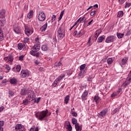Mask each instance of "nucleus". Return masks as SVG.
I'll return each instance as SVG.
<instances>
[{"label":"nucleus","instance_id":"obj_18","mask_svg":"<svg viewBox=\"0 0 131 131\" xmlns=\"http://www.w3.org/2000/svg\"><path fill=\"white\" fill-rule=\"evenodd\" d=\"M88 94H89V92H88V91L86 90H85L81 96L82 100H85V97H88Z\"/></svg>","mask_w":131,"mask_h":131},{"label":"nucleus","instance_id":"obj_57","mask_svg":"<svg viewBox=\"0 0 131 131\" xmlns=\"http://www.w3.org/2000/svg\"><path fill=\"white\" fill-rule=\"evenodd\" d=\"M39 101H40V97L38 98L37 100H35V103H38L39 102Z\"/></svg>","mask_w":131,"mask_h":131},{"label":"nucleus","instance_id":"obj_14","mask_svg":"<svg viewBox=\"0 0 131 131\" xmlns=\"http://www.w3.org/2000/svg\"><path fill=\"white\" fill-rule=\"evenodd\" d=\"M84 68H85V64H83L80 66V73L79 74V76H81V75H82L83 74V72H82V71L83 70V69H84Z\"/></svg>","mask_w":131,"mask_h":131},{"label":"nucleus","instance_id":"obj_58","mask_svg":"<svg viewBox=\"0 0 131 131\" xmlns=\"http://www.w3.org/2000/svg\"><path fill=\"white\" fill-rule=\"evenodd\" d=\"M93 21H94V19H92L90 21H89L88 24V26H90V25L92 24V22H93Z\"/></svg>","mask_w":131,"mask_h":131},{"label":"nucleus","instance_id":"obj_40","mask_svg":"<svg viewBox=\"0 0 131 131\" xmlns=\"http://www.w3.org/2000/svg\"><path fill=\"white\" fill-rule=\"evenodd\" d=\"M119 112V110H118V108H116L112 112V115H114L115 114H116L117 112Z\"/></svg>","mask_w":131,"mask_h":131},{"label":"nucleus","instance_id":"obj_61","mask_svg":"<svg viewBox=\"0 0 131 131\" xmlns=\"http://www.w3.org/2000/svg\"><path fill=\"white\" fill-rule=\"evenodd\" d=\"M34 63L36 64V65H38V64H39V62L37 60H35Z\"/></svg>","mask_w":131,"mask_h":131},{"label":"nucleus","instance_id":"obj_60","mask_svg":"<svg viewBox=\"0 0 131 131\" xmlns=\"http://www.w3.org/2000/svg\"><path fill=\"white\" fill-rule=\"evenodd\" d=\"M95 12H96V11L91 12L90 13L91 16H94V15H95Z\"/></svg>","mask_w":131,"mask_h":131},{"label":"nucleus","instance_id":"obj_19","mask_svg":"<svg viewBox=\"0 0 131 131\" xmlns=\"http://www.w3.org/2000/svg\"><path fill=\"white\" fill-rule=\"evenodd\" d=\"M10 82L11 84H17V82H18V80L16 78H13L10 79Z\"/></svg>","mask_w":131,"mask_h":131},{"label":"nucleus","instance_id":"obj_20","mask_svg":"<svg viewBox=\"0 0 131 131\" xmlns=\"http://www.w3.org/2000/svg\"><path fill=\"white\" fill-rule=\"evenodd\" d=\"M127 60H128V57H124L121 60V64H122V65H125V64H126V62H127Z\"/></svg>","mask_w":131,"mask_h":131},{"label":"nucleus","instance_id":"obj_16","mask_svg":"<svg viewBox=\"0 0 131 131\" xmlns=\"http://www.w3.org/2000/svg\"><path fill=\"white\" fill-rule=\"evenodd\" d=\"M29 90H27L26 89H23L20 92V95L21 96H25V95H28V92Z\"/></svg>","mask_w":131,"mask_h":131},{"label":"nucleus","instance_id":"obj_31","mask_svg":"<svg viewBox=\"0 0 131 131\" xmlns=\"http://www.w3.org/2000/svg\"><path fill=\"white\" fill-rule=\"evenodd\" d=\"M29 100H28V99H26L25 100H23V105H28V104H29Z\"/></svg>","mask_w":131,"mask_h":131},{"label":"nucleus","instance_id":"obj_10","mask_svg":"<svg viewBox=\"0 0 131 131\" xmlns=\"http://www.w3.org/2000/svg\"><path fill=\"white\" fill-rule=\"evenodd\" d=\"M114 39H115V36L113 35H110L106 38L105 40V42H106L107 43L113 42V40H114Z\"/></svg>","mask_w":131,"mask_h":131},{"label":"nucleus","instance_id":"obj_52","mask_svg":"<svg viewBox=\"0 0 131 131\" xmlns=\"http://www.w3.org/2000/svg\"><path fill=\"white\" fill-rule=\"evenodd\" d=\"M24 58V56H23V55H20V56L19 57V61H23Z\"/></svg>","mask_w":131,"mask_h":131},{"label":"nucleus","instance_id":"obj_63","mask_svg":"<svg viewBox=\"0 0 131 131\" xmlns=\"http://www.w3.org/2000/svg\"><path fill=\"white\" fill-rule=\"evenodd\" d=\"M130 33H131V31H128L127 32V35H129L130 34Z\"/></svg>","mask_w":131,"mask_h":131},{"label":"nucleus","instance_id":"obj_49","mask_svg":"<svg viewBox=\"0 0 131 131\" xmlns=\"http://www.w3.org/2000/svg\"><path fill=\"white\" fill-rule=\"evenodd\" d=\"M53 42H52V43H53L54 45H56L57 43V39L56 37H53Z\"/></svg>","mask_w":131,"mask_h":131},{"label":"nucleus","instance_id":"obj_25","mask_svg":"<svg viewBox=\"0 0 131 131\" xmlns=\"http://www.w3.org/2000/svg\"><path fill=\"white\" fill-rule=\"evenodd\" d=\"M24 47H25V45L23 43H19L17 45V48L18 50H22V49H23Z\"/></svg>","mask_w":131,"mask_h":131},{"label":"nucleus","instance_id":"obj_28","mask_svg":"<svg viewBox=\"0 0 131 131\" xmlns=\"http://www.w3.org/2000/svg\"><path fill=\"white\" fill-rule=\"evenodd\" d=\"M62 65V62H61V59L59 61H57L54 64V67H59Z\"/></svg>","mask_w":131,"mask_h":131},{"label":"nucleus","instance_id":"obj_5","mask_svg":"<svg viewBox=\"0 0 131 131\" xmlns=\"http://www.w3.org/2000/svg\"><path fill=\"white\" fill-rule=\"evenodd\" d=\"M25 31L26 34L27 36H29V35H31L32 33H33V29H30L27 26H25Z\"/></svg>","mask_w":131,"mask_h":131},{"label":"nucleus","instance_id":"obj_64","mask_svg":"<svg viewBox=\"0 0 131 131\" xmlns=\"http://www.w3.org/2000/svg\"><path fill=\"white\" fill-rule=\"evenodd\" d=\"M0 131H4V128L3 126H0Z\"/></svg>","mask_w":131,"mask_h":131},{"label":"nucleus","instance_id":"obj_24","mask_svg":"<svg viewBox=\"0 0 131 131\" xmlns=\"http://www.w3.org/2000/svg\"><path fill=\"white\" fill-rule=\"evenodd\" d=\"M80 33H81V31L80 30H75L73 33L74 36H76V35H80Z\"/></svg>","mask_w":131,"mask_h":131},{"label":"nucleus","instance_id":"obj_33","mask_svg":"<svg viewBox=\"0 0 131 131\" xmlns=\"http://www.w3.org/2000/svg\"><path fill=\"white\" fill-rule=\"evenodd\" d=\"M67 129L69 131H72V126H71V124H70V122H68V124H67Z\"/></svg>","mask_w":131,"mask_h":131},{"label":"nucleus","instance_id":"obj_30","mask_svg":"<svg viewBox=\"0 0 131 131\" xmlns=\"http://www.w3.org/2000/svg\"><path fill=\"white\" fill-rule=\"evenodd\" d=\"M4 39V34L3 33V30L0 29V41H2Z\"/></svg>","mask_w":131,"mask_h":131},{"label":"nucleus","instance_id":"obj_38","mask_svg":"<svg viewBox=\"0 0 131 131\" xmlns=\"http://www.w3.org/2000/svg\"><path fill=\"white\" fill-rule=\"evenodd\" d=\"M72 122L73 123V124H75V125L77 124H78V123H77V120L74 118H73L72 119Z\"/></svg>","mask_w":131,"mask_h":131},{"label":"nucleus","instance_id":"obj_11","mask_svg":"<svg viewBox=\"0 0 131 131\" xmlns=\"http://www.w3.org/2000/svg\"><path fill=\"white\" fill-rule=\"evenodd\" d=\"M4 60L5 62H7V63H8V62H10V63H12L13 60V56L12 55H9L8 56L4 58Z\"/></svg>","mask_w":131,"mask_h":131},{"label":"nucleus","instance_id":"obj_2","mask_svg":"<svg viewBox=\"0 0 131 131\" xmlns=\"http://www.w3.org/2000/svg\"><path fill=\"white\" fill-rule=\"evenodd\" d=\"M65 36V31L61 27H59L57 30V37L59 39H62Z\"/></svg>","mask_w":131,"mask_h":131},{"label":"nucleus","instance_id":"obj_41","mask_svg":"<svg viewBox=\"0 0 131 131\" xmlns=\"http://www.w3.org/2000/svg\"><path fill=\"white\" fill-rule=\"evenodd\" d=\"M41 50L44 51H48V46L46 45H42L41 46Z\"/></svg>","mask_w":131,"mask_h":131},{"label":"nucleus","instance_id":"obj_37","mask_svg":"<svg viewBox=\"0 0 131 131\" xmlns=\"http://www.w3.org/2000/svg\"><path fill=\"white\" fill-rule=\"evenodd\" d=\"M113 62V59L111 58H109L107 59V63L108 64V65H111V64H112Z\"/></svg>","mask_w":131,"mask_h":131},{"label":"nucleus","instance_id":"obj_44","mask_svg":"<svg viewBox=\"0 0 131 131\" xmlns=\"http://www.w3.org/2000/svg\"><path fill=\"white\" fill-rule=\"evenodd\" d=\"M16 71L17 72H20V71L21 70V66L20 65H18L15 68Z\"/></svg>","mask_w":131,"mask_h":131},{"label":"nucleus","instance_id":"obj_15","mask_svg":"<svg viewBox=\"0 0 131 131\" xmlns=\"http://www.w3.org/2000/svg\"><path fill=\"white\" fill-rule=\"evenodd\" d=\"M107 114V111L103 110L99 114V117L102 118V117H105Z\"/></svg>","mask_w":131,"mask_h":131},{"label":"nucleus","instance_id":"obj_59","mask_svg":"<svg viewBox=\"0 0 131 131\" xmlns=\"http://www.w3.org/2000/svg\"><path fill=\"white\" fill-rule=\"evenodd\" d=\"M35 116L36 118H38V119L39 120V114L37 115V114H35Z\"/></svg>","mask_w":131,"mask_h":131},{"label":"nucleus","instance_id":"obj_1","mask_svg":"<svg viewBox=\"0 0 131 131\" xmlns=\"http://www.w3.org/2000/svg\"><path fill=\"white\" fill-rule=\"evenodd\" d=\"M31 50L32 51L30 52V55H32V56L38 58V57L40 56V54L43 55L40 52H37L39 50H40V45L39 43L35 44L34 46L31 48Z\"/></svg>","mask_w":131,"mask_h":131},{"label":"nucleus","instance_id":"obj_6","mask_svg":"<svg viewBox=\"0 0 131 131\" xmlns=\"http://www.w3.org/2000/svg\"><path fill=\"white\" fill-rule=\"evenodd\" d=\"M30 75L29 71L28 70H22L20 73V76L23 78H25L26 77H28Z\"/></svg>","mask_w":131,"mask_h":131},{"label":"nucleus","instance_id":"obj_51","mask_svg":"<svg viewBox=\"0 0 131 131\" xmlns=\"http://www.w3.org/2000/svg\"><path fill=\"white\" fill-rule=\"evenodd\" d=\"M8 94L10 96H11L12 97V96H13L14 95V92H13V91L9 90Z\"/></svg>","mask_w":131,"mask_h":131},{"label":"nucleus","instance_id":"obj_62","mask_svg":"<svg viewBox=\"0 0 131 131\" xmlns=\"http://www.w3.org/2000/svg\"><path fill=\"white\" fill-rule=\"evenodd\" d=\"M4 106L0 107V112H2V111H3L4 110Z\"/></svg>","mask_w":131,"mask_h":131},{"label":"nucleus","instance_id":"obj_39","mask_svg":"<svg viewBox=\"0 0 131 131\" xmlns=\"http://www.w3.org/2000/svg\"><path fill=\"white\" fill-rule=\"evenodd\" d=\"M86 22V18H85L84 16L82 17L80 21V23H84V24H85Z\"/></svg>","mask_w":131,"mask_h":131},{"label":"nucleus","instance_id":"obj_17","mask_svg":"<svg viewBox=\"0 0 131 131\" xmlns=\"http://www.w3.org/2000/svg\"><path fill=\"white\" fill-rule=\"evenodd\" d=\"M47 28L48 23H46L40 28V31H41V32H45V31H46V30H47Z\"/></svg>","mask_w":131,"mask_h":131},{"label":"nucleus","instance_id":"obj_56","mask_svg":"<svg viewBox=\"0 0 131 131\" xmlns=\"http://www.w3.org/2000/svg\"><path fill=\"white\" fill-rule=\"evenodd\" d=\"M8 82V81L7 80V79H5L3 80L2 83H7Z\"/></svg>","mask_w":131,"mask_h":131},{"label":"nucleus","instance_id":"obj_12","mask_svg":"<svg viewBox=\"0 0 131 131\" xmlns=\"http://www.w3.org/2000/svg\"><path fill=\"white\" fill-rule=\"evenodd\" d=\"M4 60L5 62H7V63H8V62H10V63H12L13 60V56L12 55H9L8 56L4 58Z\"/></svg>","mask_w":131,"mask_h":131},{"label":"nucleus","instance_id":"obj_53","mask_svg":"<svg viewBox=\"0 0 131 131\" xmlns=\"http://www.w3.org/2000/svg\"><path fill=\"white\" fill-rule=\"evenodd\" d=\"M35 41H36V42H37V43H38L39 45V38L38 37L36 38Z\"/></svg>","mask_w":131,"mask_h":131},{"label":"nucleus","instance_id":"obj_7","mask_svg":"<svg viewBox=\"0 0 131 131\" xmlns=\"http://www.w3.org/2000/svg\"><path fill=\"white\" fill-rule=\"evenodd\" d=\"M39 13L38 20L42 22L45 21L46 20V14H45V13L43 12H39Z\"/></svg>","mask_w":131,"mask_h":131},{"label":"nucleus","instance_id":"obj_47","mask_svg":"<svg viewBox=\"0 0 131 131\" xmlns=\"http://www.w3.org/2000/svg\"><path fill=\"white\" fill-rule=\"evenodd\" d=\"M130 6H131V3H126L125 8V9H126L127 8H129Z\"/></svg>","mask_w":131,"mask_h":131},{"label":"nucleus","instance_id":"obj_48","mask_svg":"<svg viewBox=\"0 0 131 131\" xmlns=\"http://www.w3.org/2000/svg\"><path fill=\"white\" fill-rule=\"evenodd\" d=\"M120 5H123L124 4L125 0H118Z\"/></svg>","mask_w":131,"mask_h":131},{"label":"nucleus","instance_id":"obj_35","mask_svg":"<svg viewBox=\"0 0 131 131\" xmlns=\"http://www.w3.org/2000/svg\"><path fill=\"white\" fill-rule=\"evenodd\" d=\"M104 38L103 36H101L100 37H99L97 42H102L103 40H104Z\"/></svg>","mask_w":131,"mask_h":131},{"label":"nucleus","instance_id":"obj_22","mask_svg":"<svg viewBox=\"0 0 131 131\" xmlns=\"http://www.w3.org/2000/svg\"><path fill=\"white\" fill-rule=\"evenodd\" d=\"M75 127L76 131H81V129H82V127L79 126V124H76L75 125Z\"/></svg>","mask_w":131,"mask_h":131},{"label":"nucleus","instance_id":"obj_23","mask_svg":"<svg viewBox=\"0 0 131 131\" xmlns=\"http://www.w3.org/2000/svg\"><path fill=\"white\" fill-rule=\"evenodd\" d=\"M71 114H72V116H74L75 117H76L77 116V113L76 112H74V107H73L70 112Z\"/></svg>","mask_w":131,"mask_h":131},{"label":"nucleus","instance_id":"obj_32","mask_svg":"<svg viewBox=\"0 0 131 131\" xmlns=\"http://www.w3.org/2000/svg\"><path fill=\"white\" fill-rule=\"evenodd\" d=\"M64 77H65V74H61L58 77L57 79L58 80V81H60V80H62V79L64 78Z\"/></svg>","mask_w":131,"mask_h":131},{"label":"nucleus","instance_id":"obj_43","mask_svg":"<svg viewBox=\"0 0 131 131\" xmlns=\"http://www.w3.org/2000/svg\"><path fill=\"white\" fill-rule=\"evenodd\" d=\"M29 38L27 37L24 38L23 41L24 43H27V42H29Z\"/></svg>","mask_w":131,"mask_h":131},{"label":"nucleus","instance_id":"obj_50","mask_svg":"<svg viewBox=\"0 0 131 131\" xmlns=\"http://www.w3.org/2000/svg\"><path fill=\"white\" fill-rule=\"evenodd\" d=\"M116 96H117V94L116 93V92H114L112 94L111 97V98H114V97H116Z\"/></svg>","mask_w":131,"mask_h":131},{"label":"nucleus","instance_id":"obj_34","mask_svg":"<svg viewBox=\"0 0 131 131\" xmlns=\"http://www.w3.org/2000/svg\"><path fill=\"white\" fill-rule=\"evenodd\" d=\"M117 36L118 38H122L123 36H124V34L117 33Z\"/></svg>","mask_w":131,"mask_h":131},{"label":"nucleus","instance_id":"obj_9","mask_svg":"<svg viewBox=\"0 0 131 131\" xmlns=\"http://www.w3.org/2000/svg\"><path fill=\"white\" fill-rule=\"evenodd\" d=\"M131 82V75H128V76L127 77L126 81L123 83L122 86H124L125 88L126 86H127Z\"/></svg>","mask_w":131,"mask_h":131},{"label":"nucleus","instance_id":"obj_46","mask_svg":"<svg viewBox=\"0 0 131 131\" xmlns=\"http://www.w3.org/2000/svg\"><path fill=\"white\" fill-rule=\"evenodd\" d=\"M56 20V15H53L52 17V19L51 20V23H53V21H55Z\"/></svg>","mask_w":131,"mask_h":131},{"label":"nucleus","instance_id":"obj_26","mask_svg":"<svg viewBox=\"0 0 131 131\" xmlns=\"http://www.w3.org/2000/svg\"><path fill=\"white\" fill-rule=\"evenodd\" d=\"M32 16H33V11L31 10L27 15V18L31 19V18H32Z\"/></svg>","mask_w":131,"mask_h":131},{"label":"nucleus","instance_id":"obj_36","mask_svg":"<svg viewBox=\"0 0 131 131\" xmlns=\"http://www.w3.org/2000/svg\"><path fill=\"white\" fill-rule=\"evenodd\" d=\"M122 16H123V11H119L118 13L117 17H118L119 18H121V17H122Z\"/></svg>","mask_w":131,"mask_h":131},{"label":"nucleus","instance_id":"obj_13","mask_svg":"<svg viewBox=\"0 0 131 131\" xmlns=\"http://www.w3.org/2000/svg\"><path fill=\"white\" fill-rule=\"evenodd\" d=\"M21 128H24V126H22L21 124H17L15 127V130L20 131L21 130Z\"/></svg>","mask_w":131,"mask_h":131},{"label":"nucleus","instance_id":"obj_54","mask_svg":"<svg viewBox=\"0 0 131 131\" xmlns=\"http://www.w3.org/2000/svg\"><path fill=\"white\" fill-rule=\"evenodd\" d=\"M6 69L7 70H10V69H11V68H10V66H9L8 64H6Z\"/></svg>","mask_w":131,"mask_h":131},{"label":"nucleus","instance_id":"obj_3","mask_svg":"<svg viewBox=\"0 0 131 131\" xmlns=\"http://www.w3.org/2000/svg\"><path fill=\"white\" fill-rule=\"evenodd\" d=\"M5 13V10L3 9L0 10V15H1L0 17V25H1V26H4L6 22V18H5V16H4Z\"/></svg>","mask_w":131,"mask_h":131},{"label":"nucleus","instance_id":"obj_4","mask_svg":"<svg viewBox=\"0 0 131 131\" xmlns=\"http://www.w3.org/2000/svg\"><path fill=\"white\" fill-rule=\"evenodd\" d=\"M48 113H49V111H43L39 114V120L42 121L43 118L45 117H48Z\"/></svg>","mask_w":131,"mask_h":131},{"label":"nucleus","instance_id":"obj_42","mask_svg":"<svg viewBox=\"0 0 131 131\" xmlns=\"http://www.w3.org/2000/svg\"><path fill=\"white\" fill-rule=\"evenodd\" d=\"M59 82H60V81L58 80V79H56L53 83V86H57V84H58V83H59Z\"/></svg>","mask_w":131,"mask_h":131},{"label":"nucleus","instance_id":"obj_29","mask_svg":"<svg viewBox=\"0 0 131 131\" xmlns=\"http://www.w3.org/2000/svg\"><path fill=\"white\" fill-rule=\"evenodd\" d=\"M70 96L69 95H67L64 98V103L65 104H68V102H69V99Z\"/></svg>","mask_w":131,"mask_h":131},{"label":"nucleus","instance_id":"obj_55","mask_svg":"<svg viewBox=\"0 0 131 131\" xmlns=\"http://www.w3.org/2000/svg\"><path fill=\"white\" fill-rule=\"evenodd\" d=\"M4 121H0V126H4Z\"/></svg>","mask_w":131,"mask_h":131},{"label":"nucleus","instance_id":"obj_8","mask_svg":"<svg viewBox=\"0 0 131 131\" xmlns=\"http://www.w3.org/2000/svg\"><path fill=\"white\" fill-rule=\"evenodd\" d=\"M28 95V97L29 98L30 101H33V100H35V95L32 91L29 90Z\"/></svg>","mask_w":131,"mask_h":131},{"label":"nucleus","instance_id":"obj_45","mask_svg":"<svg viewBox=\"0 0 131 131\" xmlns=\"http://www.w3.org/2000/svg\"><path fill=\"white\" fill-rule=\"evenodd\" d=\"M64 15V10L60 12V14L59 16V17L58 18V20L60 21V20H61V19H62V17H63V15Z\"/></svg>","mask_w":131,"mask_h":131},{"label":"nucleus","instance_id":"obj_27","mask_svg":"<svg viewBox=\"0 0 131 131\" xmlns=\"http://www.w3.org/2000/svg\"><path fill=\"white\" fill-rule=\"evenodd\" d=\"M94 101H95L96 104H98L99 101H100V97L98 96H95L94 98Z\"/></svg>","mask_w":131,"mask_h":131},{"label":"nucleus","instance_id":"obj_21","mask_svg":"<svg viewBox=\"0 0 131 131\" xmlns=\"http://www.w3.org/2000/svg\"><path fill=\"white\" fill-rule=\"evenodd\" d=\"M14 31L16 33V34H19L21 33V29L19 27H16L14 29Z\"/></svg>","mask_w":131,"mask_h":131}]
</instances>
